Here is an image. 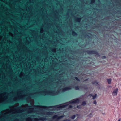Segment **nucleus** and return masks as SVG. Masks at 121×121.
I'll use <instances>...</instances> for the list:
<instances>
[{"instance_id": "obj_1", "label": "nucleus", "mask_w": 121, "mask_h": 121, "mask_svg": "<svg viewBox=\"0 0 121 121\" xmlns=\"http://www.w3.org/2000/svg\"><path fill=\"white\" fill-rule=\"evenodd\" d=\"M79 99H73L69 102L64 103L61 104L49 106H43L42 107H43L42 108L46 109H49V108H53L51 110L52 111L55 110H57V109H60L62 108H65L68 105V104L65 105H63L64 104H66L78 103H79Z\"/></svg>"}, {"instance_id": "obj_2", "label": "nucleus", "mask_w": 121, "mask_h": 121, "mask_svg": "<svg viewBox=\"0 0 121 121\" xmlns=\"http://www.w3.org/2000/svg\"><path fill=\"white\" fill-rule=\"evenodd\" d=\"M86 52L89 55L92 54H95L97 57H99L100 56V55L97 51L94 50L89 51L88 50L86 51Z\"/></svg>"}, {"instance_id": "obj_3", "label": "nucleus", "mask_w": 121, "mask_h": 121, "mask_svg": "<svg viewBox=\"0 0 121 121\" xmlns=\"http://www.w3.org/2000/svg\"><path fill=\"white\" fill-rule=\"evenodd\" d=\"M64 117L63 115H61L60 116H58L57 115H54L53 117V119H61Z\"/></svg>"}, {"instance_id": "obj_4", "label": "nucleus", "mask_w": 121, "mask_h": 121, "mask_svg": "<svg viewBox=\"0 0 121 121\" xmlns=\"http://www.w3.org/2000/svg\"><path fill=\"white\" fill-rule=\"evenodd\" d=\"M92 84L93 85H95L96 86H99L97 87V88L99 89H100V86L97 81H95L93 82H92Z\"/></svg>"}, {"instance_id": "obj_5", "label": "nucleus", "mask_w": 121, "mask_h": 121, "mask_svg": "<svg viewBox=\"0 0 121 121\" xmlns=\"http://www.w3.org/2000/svg\"><path fill=\"white\" fill-rule=\"evenodd\" d=\"M71 89V87H66L62 89V91L63 92H65L67 90H69Z\"/></svg>"}, {"instance_id": "obj_6", "label": "nucleus", "mask_w": 121, "mask_h": 121, "mask_svg": "<svg viewBox=\"0 0 121 121\" xmlns=\"http://www.w3.org/2000/svg\"><path fill=\"white\" fill-rule=\"evenodd\" d=\"M118 90V89L117 88L115 90L112 92V95L113 96H115L117 94Z\"/></svg>"}, {"instance_id": "obj_7", "label": "nucleus", "mask_w": 121, "mask_h": 121, "mask_svg": "<svg viewBox=\"0 0 121 121\" xmlns=\"http://www.w3.org/2000/svg\"><path fill=\"white\" fill-rule=\"evenodd\" d=\"M72 34L74 36H76L77 35V33L73 31H72Z\"/></svg>"}, {"instance_id": "obj_8", "label": "nucleus", "mask_w": 121, "mask_h": 121, "mask_svg": "<svg viewBox=\"0 0 121 121\" xmlns=\"http://www.w3.org/2000/svg\"><path fill=\"white\" fill-rule=\"evenodd\" d=\"M97 96V94H94L93 96H92V99H95Z\"/></svg>"}, {"instance_id": "obj_9", "label": "nucleus", "mask_w": 121, "mask_h": 121, "mask_svg": "<svg viewBox=\"0 0 121 121\" xmlns=\"http://www.w3.org/2000/svg\"><path fill=\"white\" fill-rule=\"evenodd\" d=\"M53 113V112H47V114L48 115H52Z\"/></svg>"}, {"instance_id": "obj_10", "label": "nucleus", "mask_w": 121, "mask_h": 121, "mask_svg": "<svg viewBox=\"0 0 121 121\" xmlns=\"http://www.w3.org/2000/svg\"><path fill=\"white\" fill-rule=\"evenodd\" d=\"M107 81L108 83L109 84H110L111 83V79H107Z\"/></svg>"}, {"instance_id": "obj_11", "label": "nucleus", "mask_w": 121, "mask_h": 121, "mask_svg": "<svg viewBox=\"0 0 121 121\" xmlns=\"http://www.w3.org/2000/svg\"><path fill=\"white\" fill-rule=\"evenodd\" d=\"M86 104V103L85 101H83L81 105L83 106H85Z\"/></svg>"}, {"instance_id": "obj_12", "label": "nucleus", "mask_w": 121, "mask_h": 121, "mask_svg": "<svg viewBox=\"0 0 121 121\" xmlns=\"http://www.w3.org/2000/svg\"><path fill=\"white\" fill-rule=\"evenodd\" d=\"M81 20V18H77L76 21L77 22H79Z\"/></svg>"}, {"instance_id": "obj_13", "label": "nucleus", "mask_w": 121, "mask_h": 121, "mask_svg": "<svg viewBox=\"0 0 121 121\" xmlns=\"http://www.w3.org/2000/svg\"><path fill=\"white\" fill-rule=\"evenodd\" d=\"M76 117V116L75 115H73L72 116H71V118L73 119H74Z\"/></svg>"}, {"instance_id": "obj_14", "label": "nucleus", "mask_w": 121, "mask_h": 121, "mask_svg": "<svg viewBox=\"0 0 121 121\" xmlns=\"http://www.w3.org/2000/svg\"><path fill=\"white\" fill-rule=\"evenodd\" d=\"M74 78L77 81H80V80L78 78V77H74Z\"/></svg>"}, {"instance_id": "obj_15", "label": "nucleus", "mask_w": 121, "mask_h": 121, "mask_svg": "<svg viewBox=\"0 0 121 121\" xmlns=\"http://www.w3.org/2000/svg\"><path fill=\"white\" fill-rule=\"evenodd\" d=\"M75 89L76 90H79V88L78 86H76L75 87Z\"/></svg>"}, {"instance_id": "obj_16", "label": "nucleus", "mask_w": 121, "mask_h": 121, "mask_svg": "<svg viewBox=\"0 0 121 121\" xmlns=\"http://www.w3.org/2000/svg\"><path fill=\"white\" fill-rule=\"evenodd\" d=\"M82 88L86 90L87 91L88 89V88L87 87H85L84 86Z\"/></svg>"}, {"instance_id": "obj_17", "label": "nucleus", "mask_w": 121, "mask_h": 121, "mask_svg": "<svg viewBox=\"0 0 121 121\" xmlns=\"http://www.w3.org/2000/svg\"><path fill=\"white\" fill-rule=\"evenodd\" d=\"M70 120L69 119H65L63 120L62 121H70Z\"/></svg>"}, {"instance_id": "obj_18", "label": "nucleus", "mask_w": 121, "mask_h": 121, "mask_svg": "<svg viewBox=\"0 0 121 121\" xmlns=\"http://www.w3.org/2000/svg\"><path fill=\"white\" fill-rule=\"evenodd\" d=\"M77 108L78 109H81V107L80 105H77Z\"/></svg>"}, {"instance_id": "obj_19", "label": "nucleus", "mask_w": 121, "mask_h": 121, "mask_svg": "<svg viewBox=\"0 0 121 121\" xmlns=\"http://www.w3.org/2000/svg\"><path fill=\"white\" fill-rule=\"evenodd\" d=\"M102 58L103 59H105L106 58V56H102Z\"/></svg>"}, {"instance_id": "obj_20", "label": "nucleus", "mask_w": 121, "mask_h": 121, "mask_svg": "<svg viewBox=\"0 0 121 121\" xmlns=\"http://www.w3.org/2000/svg\"><path fill=\"white\" fill-rule=\"evenodd\" d=\"M40 120H43L45 119V118L44 117H43L42 118H40Z\"/></svg>"}, {"instance_id": "obj_21", "label": "nucleus", "mask_w": 121, "mask_h": 121, "mask_svg": "<svg viewBox=\"0 0 121 121\" xmlns=\"http://www.w3.org/2000/svg\"><path fill=\"white\" fill-rule=\"evenodd\" d=\"M93 103L95 105L96 104L97 102L96 100H95L94 101Z\"/></svg>"}, {"instance_id": "obj_22", "label": "nucleus", "mask_w": 121, "mask_h": 121, "mask_svg": "<svg viewBox=\"0 0 121 121\" xmlns=\"http://www.w3.org/2000/svg\"><path fill=\"white\" fill-rule=\"evenodd\" d=\"M92 114L91 113H90V114H89L88 115V116L89 117H91L92 116Z\"/></svg>"}, {"instance_id": "obj_23", "label": "nucleus", "mask_w": 121, "mask_h": 121, "mask_svg": "<svg viewBox=\"0 0 121 121\" xmlns=\"http://www.w3.org/2000/svg\"><path fill=\"white\" fill-rule=\"evenodd\" d=\"M72 108V106L71 105H69V108Z\"/></svg>"}, {"instance_id": "obj_24", "label": "nucleus", "mask_w": 121, "mask_h": 121, "mask_svg": "<svg viewBox=\"0 0 121 121\" xmlns=\"http://www.w3.org/2000/svg\"><path fill=\"white\" fill-rule=\"evenodd\" d=\"M84 36L85 37H87L89 36L88 35H87V34H86V35H84Z\"/></svg>"}, {"instance_id": "obj_25", "label": "nucleus", "mask_w": 121, "mask_h": 121, "mask_svg": "<svg viewBox=\"0 0 121 121\" xmlns=\"http://www.w3.org/2000/svg\"><path fill=\"white\" fill-rule=\"evenodd\" d=\"M88 96H89L91 97L93 96V95L92 94H89Z\"/></svg>"}, {"instance_id": "obj_26", "label": "nucleus", "mask_w": 121, "mask_h": 121, "mask_svg": "<svg viewBox=\"0 0 121 121\" xmlns=\"http://www.w3.org/2000/svg\"><path fill=\"white\" fill-rule=\"evenodd\" d=\"M21 107H17L15 109H18L19 108H21Z\"/></svg>"}, {"instance_id": "obj_27", "label": "nucleus", "mask_w": 121, "mask_h": 121, "mask_svg": "<svg viewBox=\"0 0 121 121\" xmlns=\"http://www.w3.org/2000/svg\"><path fill=\"white\" fill-rule=\"evenodd\" d=\"M88 79H85V80L84 81V82H85V81H87L88 80Z\"/></svg>"}, {"instance_id": "obj_28", "label": "nucleus", "mask_w": 121, "mask_h": 121, "mask_svg": "<svg viewBox=\"0 0 121 121\" xmlns=\"http://www.w3.org/2000/svg\"><path fill=\"white\" fill-rule=\"evenodd\" d=\"M121 120V118H120L117 121H120Z\"/></svg>"}, {"instance_id": "obj_29", "label": "nucleus", "mask_w": 121, "mask_h": 121, "mask_svg": "<svg viewBox=\"0 0 121 121\" xmlns=\"http://www.w3.org/2000/svg\"><path fill=\"white\" fill-rule=\"evenodd\" d=\"M35 121H39V120L38 119H36V120H35Z\"/></svg>"}, {"instance_id": "obj_30", "label": "nucleus", "mask_w": 121, "mask_h": 121, "mask_svg": "<svg viewBox=\"0 0 121 121\" xmlns=\"http://www.w3.org/2000/svg\"><path fill=\"white\" fill-rule=\"evenodd\" d=\"M54 92V91H53V92H50V93L51 94H53V92Z\"/></svg>"}, {"instance_id": "obj_31", "label": "nucleus", "mask_w": 121, "mask_h": 121, "mask_svg": "<svg viewBox=\"0 0 121 121\" xmlns=\"http://www.w3.org/2000/svg\"><path fill=\"white\" fill-rule=\"evenodd\" d=\"M40 107V106H38V107Z\"/></svg>"}, {"instance_id": "obj_32", "label": "nucleus", "mask_w": 121, "mask_h": 121, "mask_svg": "<svg viewBox=\"0 0 121 121\" xmlns=\"http://www.w3.org/2000/svg\"><path fill=\"white\" fill-rule=\"evenodd\" d=\"M95 1V0H93V1Z\"/></svg>"}, {"instance_id": "obj_33", "label": "nucleus", "mask_w": 121, "mask_h": 121, "mask_svg": "<svg viewBox=\"0 0 121 121\" xmlns=\"http://www.w3.org/2000/svg\"><path fill=\"white\" fill-rule=\"evenodd\" d=\"M120 13H121V12Z\"/></svg>"}]
</instances>
